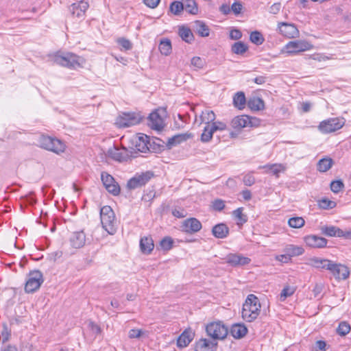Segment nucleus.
I'll return each mask as SVG.
<instances>
[{"instance_id": "obj_1", "label": "nucleus", "mask_w": 351, "mask_h": 351, "mask_svg": "<svg viewBox=\"0 0 351 351\" xmlns=\"http://www.w3.org/2000/svg\"><path fill=\"white\" fill-rule=\"evenodd\" d=\"M261 305L258 298L254 294L247 296L243 304L241 316L247 322L254 321L261 313Z\"/></svg>"}, {"instance_id": "obj_2", "label": "nucleus", "mask_w": 351, "mask_h": 351, "mask_svg": "<svg viewBox=\"0 0 351 351\" xmlns=\"http://www.w3.org/2000/svg\"><path fill=\"white\" fill-rule=\"evenodd\" d=\"M100 218L103 228L110 234H114L117 231V220L110 206H104L100 209Z\"/></svg>"}, {"instance_id": "obj_3", "label": "nucleus", "mask_w": 351, "mask_h": 351, "mask_svg": "<svg viewBox=\"0 0 351 351\" xmlns=\"http://www.w3.org/2000/svg\"><path fill=\"white\" fill-rule=\"evenodd\" d=\"M38 143L40 147L56 154L64 152L66 147L60 140L45 135L40 137Z\"/></svg>"}, {"instance_id": "obj_4", "label": "nucleus", "mask_w": 351, "mask_h": 351, "mask_svg": "<svg viewBox=\"0 0 351 351\" xmlns=\"http://www.w3.org/2000/svg\"><path fill=\"white\" fill-rule=\"evenodd\" d=\"M206 331L212 340H221L226 337L228 328L221 322H211L206 325Z\"/></svg>"}, {"instance_id": "obj_5", "label": "nucleus", "mask_w": 351, "mask_h": 351, "mask_svg": "<svg viewBox=\"0 0 351 351\" xmlns=\"http://www.w3.org/2000/svg\"><path fill=\"white\" fill-rule=\"evenodd\" d=\"M142 117L135 112H123L120 114L115 121L119 128H128L136 125L141 122Z\"/></svg>"}, {"instance_id": "obj_6", "label": "nucleus", "mask_w": 351, "mask_h": 351, "mask_svg": "<svg viewBox=\"0 0 351 351\" xmlns=\"http://www.w3.org/2000/svg\"><path fill=\"white\" fill-rule=\"evenodd\" d=\"M345 124L343 119L330 118L321 121L318 130L323 134H328L341 129Z\"/></svg>"}, {"instance_id": "obj_7", "label": "nucleus", "mask_w": 351, "mask_h": 351, "mask_svg": "<svg viewBox=\"0 0 351 351\" xmlns=\"http://www.w3.org/2000/svg\"><path fill=\"white\" fill-rule=\"evenodd\" d=\"M54 62L70 69L80 66L79 57L72 53H57L55 56Z\"/></svg>"}, {"instance_id": "obj_8", "label": "nucleus", "mask_w": 351, "mask_h": 351, "mask_svg": "<svg viewBox=\"0 0 351 351\" xmlns=\"http://www.w3.org/2000/svg\"><path fill=\"white\" fill-rule=\"evenodd\" d=\"M43 281V274L40 271L35 270L31 271L28 275L27 280L25 285V292L34 293L40 288Z\"/></svg>"}, {"instance_id": "obj_9", "label": "nucleus", "mask_w": 351, "mask_h": 351, "mask_svg": "<svg viewBox=\"0 0 351 351\" xmlns=\"http://www.w3.org/2000/svg\"><path fill=\"white\" fill-rule=\"evenodd\" d=\"M154 177V173L150 171L136 173L134 177L130 178L128 183L127 187L130 190H134L145 185L152 178Z\"/></svg>"}, {"instance_id": "obj_10", "label": "nucleus", "mask_w": 351, "mask_h": 351, "mask_svg": "<svg viewBox=\"0 0 351 351\" xmlns=\"http://www.w3.org/2000/svg\"><path fill=\"white\" fill-rule=\"evenodd\" d=\"M320 230L322 234L327 237H343L346 239H351V230H343L339 228L334 226H321Z\"/></svg>"}, {"instance_id": "obj_11", "label": "nucleus", "mask_w": 351, "mask_h": 351, "mask_svg": "<svg viewBox=\"0 0 351 351\" xmlns=\"http://www.w3.org/2000/svg\"><path fill=\"white\" fill-rule=\"evenodd\" d=\"M312 48L313 45L311 43L302 40L290 41L285 45L287 52L289 53H297L310 50Z\"/></svg>"}, {"instance_id": "obj_12", "label": "nucleus", "mask_w": 351, "mask_h": 351, "mask_svg": "<svg viewBox=\"0 0 351 351\" xmlns=\"http://www.w3.org/2000/svg\"><path fill=\"white\" fill-rule=\"evenodd\" d=\"M101 177L106 189L113 195H118L120 193V187L114 178L106 172L101 173Z\"/></svg>"}, {"instance_id": "obj_13", "label": "nucleus", "mask_w": 351, "mask_h": 351, "mask_svg": "<svg viewBox=\"0 0 351 351\" xmlns=\"http://www.w3.org/2000/svg\"><path fill=\"white\" fill-rule=\"evenodd\" d=\"M226 262L232 267L244 266L251 262V259L240 254H228L225 258Z\"/></svg>"}, {"instance_id": "obj_14", "label": "nucleus", "mask_w": 351, "mask_h": 351, "mask_svg": "<svg viewBox=\"0 0 351 351\" xmlns=\"http://www.w3.org/2000/svg\"><path fill=\"white\" fill-rule=\"evenodd\" d=\"M329 271L338 280H346L350 276V270L348 267L332 262Z\"/></svg>"}, {"instance_id": "obj_15", "label": "nucleus", "mask_w": 351, "mask_h": 351, "mask_svg": "<svg viewBox=\"0 0 351 351\" xmlns=\"http://www.w3.org/2000/svg\"><path fill=\"white\" fill-rule=\"evenodd\" d=\"M306 245L312 248H323L327 245L328 241L324 237L311 234L304 238Z\"/></svg>"}, {"instance_id": "obj_16", "label": "nucleus", "mask_w": 351, "mask_h": 351, "mask_svg": "<svg viewBox=\"0 0 351 351\" xmlns=\"http://www.w3.org/2000/svg\"><path fill=\"white\" fill-rule=\"evenodd\" d=\"M181 228L185 232L195 233L201 230L202 223L196 218H189L182 222Z\"/></svg>"}, {"instance_id": "obj_17", "label": "nucleus", "mask_w": 351, "mask_h": 351, "mask_svg": "<svg viewBox=\"0 0 351 351\" xmlns=\"http://www.w3.org/2000/svg\"><path fill=\"white\" fill-rule=\"evenodd\" d=\"M108 156L112 159L119 162L125 161L129 158V154L125 148L119 149L116 147L108 149Z\"/></svg>"}, {"instance_id": "obj_18", "label": "nucleus", "mask_w": 351, "mask_h": 351, "mask_svg": "<svg viewBox=\"0 0 351 351\" xmlns=\"http://www.w3.org/2000/svg\"><path fill=\"white\" fill-rule=\"evenodd\" d=\"M69 242L71 247L74 249L82 247L86 243L85 233L83 231L73 232L69 237Z\"/></svg>"}, {"instance_id": "obj_19", "label": "nucleus", "mask_w": 351, "mask_h": 351, "mask_svg": "<svg viewBox=\"0 0 351 351\" xmlns=\"http://www.w3.org/2000/svg\"><path fill=\"white\" fill-rule=\"evenodd\" d=\"M217 341L207 339H200L196 342L195 351H215Z\"/></svg>"}, {"instance_id": "obj_20", "label": "nucleus", "mask_w": 351, "mask_h": 351, "mask_svg": "<svg viewBox=\"0 0 351 351\" xmlns=\"http://www.w3.org/2000/svg\"><path fill=\"white\" fill-rule=\"evenodd\" d=\"M278 28L281 34L287 38H295L299 35V31L293 24L281 23Z\"/></svg>"}, {"instance_id": "obj_21", "label": "nucleus", "mask_w": 351, "mask_h": 351, "mask_svg": "<svg viewBox=\"0 0 351 351\" xmlns=\"http://www.w3.org/2000/svg\"><path fill=\"white\" fill-rule=\"evenodd\" d=\"M88 8V3L85 2L84 1H81L77 3H73L69 7V10L73 16H75L77 18H82V17H84L85 12L87 10Z\"/></svg>"}, {"instance_id": "obj_22", "label": "nucleus", "mask_w": 351, "mask_h": 351, "mask_svg": "<svg viewBox=\"0 0 351 351\" xmlns=\"http://www.w3.org/2000/svg\"><path fill=\"white\" fill-rule=\"evenodd\" d=\"M284 252L285 254L281 255V257H285V263H287L291 259V257L302 255L304 250L301 246L290 244L285 246Z\"/></svg>"}, {"instance_id": "obj_23", "label": "nucleus", "mask_w": 351, "mask_h": 351, "mask_svg": "<svg viewBox=\"0 0 351 351\" xmlns=\"http://www.w3.org/2000/svg\"><path fill=\"white\" fill-rule=\"evenodd\" d=\"M192 137L193 134L189 132L175 135L168 139L167 147L169 149H171L173 147L176 146L182 142L186 141L188 139L191 138Z\"/></svg>"}, {"instance_id": "obj_24", "label": "nucleus", "mask_w": 351, "mask_h": 351, "mask_svg": "<svg viewBox=\"0 0 351 351\" xmlns=\"http://www.w3.org/2000/svg\"><path fill=\"white\" fill-rule=\"evenodd\" d=\"M149 123L152 129L161 130L163 128V119L159 115L158 111L152 112L148 117Z\"/></svg>"}, {"instance_id": "obj_25", "label": "nucleus", "mask_w": 351, "mask_h": 351, "mask_svg": "<svg viewBox=\"0 0 351 351\" xmlns=\"http://www.w3.org/2000/svg\"><path fill=\"white\" fill-rule=\"evenodd\" d=\"M251 123L250 117L247 115L237 116L231 121V126L236 130H241Z\"/></svg>"}, {"instance_id": "obj_26", "label": "nucleus", "mask_w": 351, "mask_h": 351, "mask_svg": "<svg viewBox=\"0 0 351 351\" xmlns=\"http://www.w3.org/2000/svg\"><path fill=\"white\" fill-rule=\"evenodd\" d=\"M194 333L191 330H185L178 337L177 340V346L179 348L186 347L193 340Z\"/></svg>"}, {"instance_id": "obj_27", "label": "nucleus", "mask_w": 351, "mask_h": 351, "mask_svg": "<svg viewBox=\"0 0 351 351\" xmlns=\"http://www.w3.org/2000/svg\"><path fill=\"white\" fill-rule=\"evenodd\" d=\"M149 136L145 134H141V136L136 138L135 141L136 149L143 153H145L147 150H149Z\"/></svg>"}, {"instance_id": "obj_28", "label": "nucleus", "mask_w": 351, "mask_h": 351, "mask_svg": "<svg viewBox=\"0 0 351 351\" xmlns=\"http://www.w3.org/2000/svg\"><path fill=\"white\" fill-rule=\"evenodd\" d=\"M212 233L217 239H224L229 234V228L225 223H219L213 227Z\"/></svg>"}, {"instance_id": "obj_29", "label": "nucleus", "mask_w": 351, "mask_h": 351, "mask_svg": "<svg viewBox=\"0 0 351 351\" xmlns=\"http://www.w3.org/2000/svg\"><path fill=\"white\" fill-rule=\"evenodd\" d=\"M154 244L152 237H144L140 240V248L143 254H149L154 250Z\"/></svg>"}, {"instance_id": "obj_30", "label": "nucleus", "mask_w": 351, "mask_h": 351, "mask_svg": "<svg viewBox=\"0 0 351 351\" xmlns=\"http://www.w3.org/2000/svg\"><path fill=\"white\" fill-rule=\"evenodd\" d=\"M247 332V328L243 324H233L230 328V334L235 339L243 337Z\"/></svg>"}, {"instance_id": "obj_31", "label": "nucleus", "mask_w": 351, "mask_h": 351, "mask_svg": "<svg viewBox=\"0 0 351 351\" xmlns=\"http://www.w3.org/2000/svg\"><path fill=\"white\" fill-rule=\"evenodd\" d=\"M332 261L328 259H322L319 258H313L311 259V264L313 267L317 269H325L329 270Z\"/></svg>"}, {"instance_id": "obj_32", "label": "nucleus", "mask_w": 351, "mask_h": 351, "mask_svg": "<svg viewBox=\"0 0 351 351\" xmlns=\"http://www.w3.org/2000/svg\"><path fill=\"white\" fill-rule=\"evenodd\" d=\"M247 106L252 110L258 111L264 109L265 104L262 99L254 97L248 100Z\"/></svg>"}, {"instance_id": "obj_33", "label": "nucleus", "mask_w": 351, "mask_h": 351, "mask_svg": "<svg viewBox=\"0 0 351 351\" xmlns=\"http://www.w3.org/2000/svg\"><path fill=\"white\" fill-rule=\"evenodd\" d=\"M195 31L202 37H206L209 36L210 29L202 21H196L194 23Z\"/></svg>"}, {"instance_id": "obj_34", "label": "nucleus", "mask_w": 351, "mask_h": 351, "mask_svg": "<svg viewBox=\"0 0 351 351\" xmlns=\"http://www.w3.org/2000/svg\"><path fill=\"white\" fill-rule=\"evenodd\" d=\"M233 104L238 109H243L246 104V99L244 93H237L233 97Z\"/></svg>"}, {"instance_id": "obj_35", "label": "nucleus", "mask_w": 351, "mask_h": 351, "mask_svg": "<svg viewBox=\"0 0 351 351\" xmlns=\"http://www.w3.org/2000/svg\"><path fill=\"white\" fill-rule=\"evenodd\" d=\"M243 208L241 207L232 212V215L237 221V224L242 226L247 221V216L243 213Z\"/></svg>"}, {"instance_id": "obj_36", "label": "nucleus", "mask_w": 351, "mask_h": 351, "mask_svg": "<svg viewBox=\"0 0 351 351\" xmlns=\"http://www.w3.org/2000/svg\"><path fill=\"white\" fill-rule=\"evenodd\" d=\"M178 34L182 39L188 43H191V41H193L194 39V36L191 30L188 27L184 26L180 27Z\"/></svg>"}, {"instance_id": "obj_37", "label": "nucleus", "mask_w": 351, "mask_h": 351, "mask_svg": "<svg viewBox=\"0 0 351 351\" xmlns=\"http://www.w3.org/2000/svg\"><path fill=\"white\" fill-rule=\"evenodd\" d=\"M259 169H265L266 172L271 171L274 175L278 177V173L285 170V167L281 164H272L260 166Z\"/></svg>"}, {"instance_id": "obj_38", "label": "nucleus", "mask_w": 351, "mask_h": 351, "mask_svg": "<svg viewBox=\"0 0 351 351\" xmlns=\"http://www.w3.org/2000/svg\"><path fill=\"white\" fill-rule=\"evenodd\" d=\"M332 164L333 160L331 158H322L317 163V169L320 172H326L332 167Z\"/></svg>"}, {"instance_id": "obj_39", "label": "nucleus", "mask_w": 351, "mask_h": 351, "mask_svg": "<svg viewBox=\"0 0 351 351\" xmlns=\"http://www.w3.org/2000/svg\"><path fill=\"white\" fill-rule=\"evenodd\" d=\"M247 50V45L241 41L234 43L231 47L232 52L237 55H243Z\"/></svg>"}, {"instance_id": "obj_40", "label": "nucleus", "mask_w": 351, "mask_h": 351, "mask_svg": "<svg viewBox=\"0 0 351 351\" xmlns=\"http://www.w3.org/2000/svg\"><path fill=\"white\" fill-rule=\"evenodd\" d=\"M201 123L211 125L215 119V114L213 110L203 111L200 115Z\"/></svg>"}, {"instance_id": "obj_41", "label": "nucleus", "mask_w": 351, "mask_h": 351, "mask_svg": "<svg viewBox=\"0 0 351 351\" xmlns=\"http://www.w3.org/2000/svg\"><path fill=\"white\" fill-rule=\"evenodd\" d=\"M215 132V130H213L211 125H206L203 130V132L201 135V141L203 143H208L209 142L213 136V134Z\"/></svg>"}, {"instance_id": "obj_42", "label": "nucleus", "mask_w": 351, "mask_h": 351, "mask_svg": "<svg viewBox=\"0 0 351 351\" xmlns=\"http://www.w3.org/2000/svg\"><path fill=\"white\" fill-rule=\"evenodd\" d=\"M159 50L162 55L168 56L171 52V43L169 39H165L160 41L159 44Z\"/></svg>"}, {"instance_id": "obj_43", "label": "nucleus", "mask_w": 351, "mask_h": 351, "mask_svg": "<svg viewBox=\"0 0 351 351\" xmlns=\"http://www.w3.org/2000/svg\"><path fill=\"white\" fill-rule=\"evenodd\" d=\"M184 4V9L191 14H197L198 12V7L195 0L186 1L182 2Z\"/></svg>"}, {"instance_id": "obj_44", "label": "nucleus", "mask_w": 351, "mask_h": 351, "mask_svg": "<svg viewBox=\"0 0 351 351\" xmlns=\"http://www.w3.org/2000/svg\"><path fill=\"white\" fill-rule=\"evenodd\" d=\"M250 40L252 43L261 45L263 43L265 38L260 32L254 31L250 35Z\"/></svg>"}, {"instance_id": "obj_45", "label": "nucleus", "mask_w": 351, "mask_h": 351, "mask_svg": "<svg viewBox=\"0 0 351 351\" xmlns=\"http://www.w3.org/2000/svg\"><path fill=\"white\" fill-rule=\"evenodd\" d=\"M304 219L301 217H291L288 221V224L293 228H300L304 225Z\"/></svg>"}, {"instance_id": "obj_46", "label": "nucleus", "mask_w": 351, "mask_h": 351, "mask_svg": "<svg viewBox=\"0 0 351 351\" xmlns=\"http://www.w3.org/2000/svg\"><path fill=\"white\" fill-rule=\"evenodd\" d=\"M351 327L346 322H341L339 323L337 328V332L339 335L343 337L350 332Z\"/></svg>"}, {"instance_id": "obj_47", "label": "nucleus", "mask_w": 351, "mask_h": 351, "mask_svg": "<svg viewBox=\"0 0 351 351\" xmlns=\"http://www.w3.org/2000/svg\"><path fill=\"white\" fill-rule=\"evenodd\" d=\"M169 9L175 15H179L184 10V4L180 1H173L171 3Z\"/></svg>"}, {"instance_id": "obj_48", "label": "nucleus", "mask_w": 351, "mask_h": 351, "mask_svg": "<svg viewBox=\"0 0 351 351\" xmlns=\"http://www.w3.org/2000/svg\"><path fill=\"white\" fill-rule=\"evenodd\" d=\"M318 206L322 209L333 208L336 206V203L326 198H323L318 201Z\"/></svg>"}, {"instance_id": "obj_49", "label": "nucleus", "mask_w": 351, "mask_h": 351, "mask_svg": "<svg viewBox=\"0 0 351 351\" xmlns=\"http://www.w3.org/2000/svg\"><path fill=\"white\" fill-rule=\"evenodd\" d=\"M295 291V289L293 287H291L289 286L285 287L280 293V300L285 301L287 297L292 295Z\"/></svg>"}, {"instance_id": "obj_50", "label": "nucleus", "mask_w": 351, "mask_h": 351, "mask_svg": "<svg viewBox=\"0 0 351 351\" xmlns=\"http://www.w3.org/2000/svg\"><path fill=\"white\" fill-rule=\"evenodd\" d=\"M173 239L169 237L163 238L160 242V246L164 250H169L173 246Z\"/></svg>"}, {"instance_id": "obj_51", "label": "nucleus", "mask_w": 351, "mask_h": 351, "mask_svg": "<svg viewBox=\"0 0 351 351\" xmlns=\"http://www.w3.org/2000/svg\"><path fill=\"white\" fill-rule=\"evenodd\" d=\"M344 184L341 180H334L330 184V189L333 193H337L343 189Z\"/></svg>"}, {"instance_id": "obj_52", "label": "nucleus", "mask_w": 351, "mask_h": 351, "mask_svg": "<svg viewBox=\"0 0 351 351\" xmlns=\"http://www.w3.org/2000/svg\"><path fill=\"white\" fill-rule=\"evenodd\" d=\"M117 43L121 46V47L124 49V50H130L132 49V43L126 39V38H119L117 39Z\"/></svg>"}, {"instance_id": "obj_53", "label": "nucleus", "mask_w": 351, "mask_h": 351, "mask_svg": "<svg viewBox=\"0 0 351 351\" xmlns=\"http://www.w3.org/2000/svg\"><path fill=\"white\" fill-rule=\"evenodd\" d=\"M191 64L197 69H202L205 65V60L200 57L195 56L191 59Z\"/></svg>"}, {"instance_id": "obj_54", "label": "nucleus", "mask_w": 351, "mask_h": 351, "mask_svg": "<svg viewBox=\"0 0 351 351\" xmlns=\"http://www.w3.org/2000/svg\"><path fill=\"white\" fill-rule=\"evenodd\" d=\"M230 9L235 15H239L241 13L243 10V4L241 1H237L232 3Z\"/></svg>"}, {"instance_id": "obj_55", "label": "nucleus", "mask_w": 351, "mask_h": 351, "mask_svg": "<svg viewBox=\"0 0 351 351\" xmlns=\"http://www.w3.org/2000/svg\"><path fill=\"white\" fill-rule=\"evenodd\" d=\"M211 125H212L213 130H215V132L223 131V130H226V128H227L226 124L224 123L223 122H221V121H213L211 123Z\"/></svg>"}, {"instance_id": "obj_56", "label": "nucleus", "mask_w": 351, "mask_h": 351, "mask_svg": "<svg viewBox=\"0 0 351 351\" xmlns=\"http://www.w3.org/2000/svg\"><path fill=\"white\" fill-rule=\"evenodd\" d=\"M213 208L215 210L221 211L225 208V203L222 199H217L213 202Z\"/></svg>"}, {"instance_id": "obj_57", "label": "nucleus", "mask_w": 351, "mask_h": 351, "mask_svg": "<svg viewBox=\"0 0 351 351\" xmlns=\"http://www.w3.org/2000/svg\"><path fill=\"white\" fill-rule=\"evenodd\" d=\"M88 328L95 335H99L101 332V327L93 321L88 322Z\"/></svg>"}, {"instance_id": "obj_58", "label": "nucleus", "mask_w": 351, "mask_h": 351, "mask_svg": "<svg viewBox=\"0 0 351 351\" xmlns=\"http://www.w3.org/2000/svg\"><path fill=\"white\" fill-rule=\"evenodd\" d=\"M243 182L246 186H252L255 182V178L252 173L246 174L243 179Z\"/></svg>"}, {"instance_id": "obj_59", "label": "nucleus", "mask_w": 351, "mask_h": 351, "mask_svg": "<svg viewBox=\"0 0 351 351\" xmlns=\"http://www.w3.org/2000/svg\"><path fill=\"white\" fill-rule=\"evenodd\" d=\"M309 58L316 60V61H318V62H322V61H325V60H329V58L328 56H324L322 53L312 54L309 56Z\"/></svg>"}, {"instance_id": "obj_60", "label": "nucleus", "mask_w": 351, "mask_h": 351, "mask_svg": "<svg viewBox=\"0 0 351 351\" xmlns=\"http://www.w3.org/2000/svg\"><path fill=\"white\" fill-rule=\"evenodd\" d=\"M241 37L242 33L238 29H233L230 32V38L232 40H239Z\"/></svg>"}, {"instance_id": "obj_61", "label": "nucleus", "mask_w": 351, "mask_h": 351, "mask_svg": "<svg viewBox=\"0 0 351 351\" xmlns=\"http://www.w3.org/2000/svg\"><path fill=\"white\" fill-rule=\"evenodd\" d=\"M143 334V331L139 329H131L129 331L128 337L130 339L139 338Z\"/></svg>"}, {"instance_id": "obj_62", "label": "nucleus", "mask_w": 351, "mask_h": 351, "mask_svg": "<svg viewBox=\"0 0 351 351\" xmlns=\"http://www.w3.org/2000/svg\"><path fill=\"white\" fill-rule=\"evenodd\" d=\"M281 8L280 3H274L269 8V12L273 14H278Z\"/></svg>"}, {"instance_id": "obj_63", "label": "nucleus", "mask_w": 351, "mask_h": 351, "mask_svg": "<svg viewBox=\"0 0 351 351\" xmlns=\"http://www.w3.org/2000/svg\"><path fill=\"white\" fill-rule=\"evenodd\" d=\"M145 4L151 8L157 7L160 0H143Z\"/></svg>"}, {"instance_id": "obj_64", "label": "nucleus", "mask_w": 351, "mask_h": 351, "mask_svg": "<svg viewBox=\"0 0 351 351\" xmlns=\"http://www.w3.org/2000/svg\"><path fill=\"white\" fill-rule=\"evenodd\" d=\"M219 11L222 14H223L225 15H228L230 13L231 9H230V7L229 6V5H228L226 3H223L219 7Z\"/></svg>"}]
</instances>
